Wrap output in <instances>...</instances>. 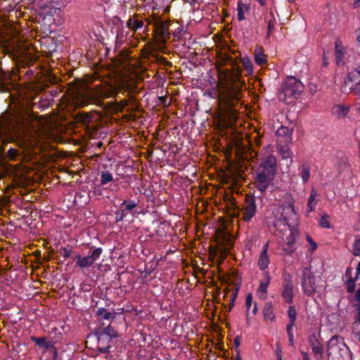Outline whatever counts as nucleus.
Instances as JSON below:
<instances>
[{
  "label": "nucleus",
  "mask_w": 360,
  "mask_h": 360,
  "mask_svg": "<svg viewBox=\"0 0 360 360\" xmlns=\"http://www.w3.org/2000/svg\"><path fill=\"white\" fill-rule=\"evenodd\" d=\"M26 120L18 117L14 120L12 115H7L0 118V140L4 147L14 143L25 151H30L34 146L33 142L20 135V131L26 130Z\"/></svg>",
  "instance_id": "obj_1"
},
{
  "label": "nucleus",
  "mask_w": 360,
  "mask_h": 360,
  "mask_svg": "<svg viewBox=\"0 0 360 360\" xmlns=\"http://www.w3.org/2000/svg\"><path fill=\"white\" fill-rule=\"evenodd\" d=\"M276 172V158L272 154L262 157L256 170L255 186L261 193H265L269 186L271 184L275 179Z\"/></svg>",
  "instance_id": "obj_2"
},
{
  "label": "nucleus",
  "mask_w": 360,
  "mask_h": 360,
  "mask_svg": "<svg viewBox=\"0 0 360 360\" xmlns=\"http://www.w3.org/2000/svg\"><path fill=\"white\" fill-rule=\"evenodd\" d=\"M34 86L33 84H30L27 89V101H26V106L23 109L22 112H19L15 116L13 117V119L15 120L18 117L24 118L26 120V130L22 131H20V135L25 136L26 138L29 139L32 142V139L30 137L27 136V134L29 131L28 125L30 123V118L33 116V108H38L40 110H44L45 109H47L51 104V101L49 98H43L41 97L39 98L34 95L32 94V91H34Z\"/></svg>",
  "instance_id": "obj_3"
},
{
  "label": "nucleus",
  "mask_w": 360,
  "mask_h": 360,
  "mask_svg": "<svg viewBox=\"0 0 360 360\" xmlns=\"http://www.w3.org/2000/svg\"><path fill=\"white\" fill-rule=\"evenodd\" d=\"M118 94V91H115L106 82L101 83L91 89L87 92L86 95L82 98V100L77 104L80 107L86 106L90 103H93L97 105H101L103 98H108L112 96L117 97Z\"/></svg>",
  "instance_id": "obj_4"
},
{
  "label": "nucleus",
  "mask_w": 360,
  "mask_h": 360,
  "mask_svg": "<svg viewBox=\"0 0 360 360\" xmlns=\"http://www.w3.org/2000/svg\"><path fill=\"white\" fill-rule=\"evenodd\" d=\"M304 89V86L300 79L292 76L288 77L281 86L278 98L289 104L297 99Z\"/></svg>",
  "instance_id": "obj_5"
},
{
  "label": "nucleus",
  "mask_w": 360,
  "mask_h": 360,
  "mask_svg": "<svg viewBox=\"0 0 360 360\" xmlns=\"http://www.w3.org/2000/svg\"><path fill=\"white\" fill-rule=\"evenodd\" d=\"M321 281V277L316 276L311 271V266L303 268L301 277V286L305 295L308 297L312 296L316 292Z\"/></svg>",
  "instance_id": "obj_6"
},
{
  "label": "nucleus",
  "mask_w": 360,
  "mask_h": 360,
  "mask_svg": "<svg viewBox=\"0 0 360 360\" xmlns=\"http://www.w3.org/2000/svg\"><path fill=\"white\" fill-rule=\"evenodd\" d=\"M240 92L241 89L236 82H228L225 84L221 93V99L227 108H232L239 101Z\"/></svg>",
  "instance_id": "obj_7"
},
{
  "label": "nucleus",
  "mask_w": 360,
  "mask_h": 360,
  "mask_svg": "<svg viewBox=\"0 0 360 360\" xmlns=\"http://www.w3.org/2000/svg\"><path fill=\"white\" fill-rule=\"evenodd\" d=\"M31 341L38 347L42 354H48L52 360L58 359V349L55 346L56 341L48 339L46 337H35L30 338Z\"/></svg>",
  "instance_id": "obj_8"
},
{
  "label": "nucleus",
  "mask_w": 360,
  "mask_h": 360,
  "mask_svg": "<svg viewBox=\"0 0 360 360\" xmlns=\"http://www.w3.org/2000/svg\"><path fill=\"white\" fill-rule=\"evenodd\" d=\"M103 252L101 248L95 249L90 255L82 257L77 253L74 255V259H76V266L80 268H86L92 266L94 263L98 259Z\"/></svg>",
  "instance_id": "obj_9"
},
{
  "label": "nucleus",
  "mask_w": 360,
  "mask_h": 360,
  "mask_svg": "<svg viewBox=\"0 0 360 360\" xmlns=\"http://www.w3.org/2000/svg\"><path fill=\"white\" fill-rule=\"evenodd\" d=\"M348 349L345 343L344 338L339 335H333L327 342L328 356L339 354L342 356L341 351Z\"/></svg>",
  "instance_id": "obj_10"
},
{
  "label": "nucleus",
  "mask_w": 360,
  "mask_h": 360,
  "mask_svg": "<svg viewBox=\"0 0 360 360\" xmlns=\"http://www.w3.org/2000/svg\"><path fill=\"white\" fill-rule=\"evenodd\" d=\"M256 200L254 196H248L245 198L243 211V219L249 221L255 216L256 212Z\"/></svg>",
  "instance_id": "obj_11"
},
{
  "label": "nucleus",
  "mask_w": 360,
  "mask_h": 360,
  "mask_svg": "<svg viewBox=\"0 0 360 360\" xmlns=\"http://www.w3.org/2000/svg\"><path fill=\"white\" fill-rule=\"evenodd\" d=\"M281 295L287 303L292 302L294 294L292 276L290 274L286 275L284 278Z\"/></svg>",
  "instance_id": "obj_12"
},
{
  "label": "nucleus",
  "mask_w": 360,
  "mask_h": 360,
  "mask_svg": "<svg viewBox=\"0 0 360 360\" xmlns=\"http://www.w3.org/2000/svg\"><path fill=\"white\" fill-rule=\"evenodd\" d=\"M308 342H309V345L311 346V348L312 349V352H313L316 360L321 359V358L323 356L324 349H323V346L319 342V340L317 339L316 335H311L309 337Z\"/></svg>",
  "instance_id": "obj_13"
},
{
  "label": "nucleus",
  "mask_w": 360,
  "mask_h": 360,
  "mask_svg": "<svg viewBox=\"0 0 360 360\" xmlns=\"http://www.w3.org/2000/svg\"><path fill=\"white\" fill-rule=\"evenodd\" d=\"M295 240L296 235L294 232L291 231L283 244V250L285 254L290 255L296 250Z\"/></svg>",
  "instance_id": "obj_14"
},
{
  "label": "nucleus",
  "mask_w": 360,
  "mask_h": 360,
  "mask_svg": "<svg viewBox=\"0 0 360 360\" xmlns=\"http://www.w3.org/2000/svg\"><path fill=\"white\" fill-rule=\"evenodd\" d=\"M310 169L311 166L309 163L307 162H303L299 167V174L302 178L303 184H306L307 182H308L310 178Z\"/></svg>",
  "instance_id": "obj_15"
},
{
  "label": "nucleus",
  "mask_w": 360,
  "mask_h": 360,
  "mask_svg": "<svg viewBox=\"0 0 360 360\" xmlns=\"http://www.w3.org/2000/svg\"><path fill=\"white\" fill-rule=\"evenodd\" d=\"M264 319L266 321H273L275 319L274 307L271 302H266L262 309Z\"/></svg>",
  "instance_id": "obj_16"
},
{
  "label": "nucleus",
  "mask_w": 360,
  "mask_h": 360,
  "mask_svg": "<svg viewBox=\"0 0 360 360\" xmlns=\"http://www.w3.org/2000/svg\"><path fill=\"white\" fill-rule=\"evenodd\" d=\"M263 275L264 280L260 281L257 292L259 293L260 297L263 295V297H265L268 286L271 281V276L268 272H264Z\"/></svg>",
  "instance_id": "obj_17"
},
{
  "label": "nucleus",
  "mask_w": 360,
  "mask_h": 360,
  "mask_svg": "<svg viewBox=\"0 0 360 360\" xmlns=\"http://www.w3.org/2000/svg\"><path fill=\"white\" fill-rule=\"evenodd\" d=\"M292 134V129L284 126L280 127L276 131L277 136L278 137H283L285 143H288L291 140Z\"/></svg>",
  "instance_id": "obj_18"
},
{
  "label": "nucleus",
  "mask_w": 360,
  "mask_h": 360,
  "mask_svg": "<svg viewBox=\"0 0 360 360\" xmlns=\"http://www.w3.org/2000/svg\"><path fill=\"white\" fill-rule=\"evenodd\" d=\"M344 55V48L341 44V42L337 40L335 43V57L338 65H340L342 61Z\"/></svg>",
  "instance_id": "obj_19"
},
{
  "label": "nucleus",
  "mask_w": 360,
  "mask_h": 360,
  "mask_svg": "<svg viewBox=\"0 0 360 360\" xmlns=\"http://www.w3.org/2000/svg\"><path fill=\"white\" fill-rule=\"evenodd\" d=\"M138 206V203L135 200H124L121 203V207L124 212L127 213H131L134 214V210Z\"/></svg>",
  "instance_id": "obj_20"
},
{
  "label": "nucleus",
  "mask_w": 360,
  "mask_h": 360,
  "mask_svg": "<svg viewBox=\"0 0 360 360\" xmlns=\"http://www.w3.org/2000/svg\"><path fill=\"white\" fill-rule=\"evenodd\" d=\"M143 20H138L134 16L129 18L127 22V27L134 31L141 29L143 27Z\"/></svg>",
  "instance_id": "obj_21"
},
{
  "label": "nucleus",
  "mask_w": 360,
  "mask_h": 360,
  "mask_svg": "<svg viewBox=\"0 0 360 360\" xmlns=\"http://www.w3.org/2000/svg\"><path fill=\"white\" fill-rule=\"evenodd\" d=\"M241 6H244L246 11H248L250 9V4H243L241 1H238L237 4V18L239 21L245 19V13Z\"/></svg>",
  "instance_id": "obj_22"
},
{
  "label": "nucleus",
  "mask_w": 360,
  "mask_h": 360,
  "mask_svg": "<svg viewBox=\"0 0 360 360\" xmlns=\"http://www.w3.org/2000/svg\"><path fill=\"white\" fill-rule=\"evenodd\" d=\"M98 341V345H110V342L113 338L108 337V335L103 334L101 331L96 330L94 332Z\"/></svg>",
  "instance_id": "obj_23"
},
{
  "label": "nucleus",
  "mask_w": 360,
  "mask_h": 360,
  "mask_svg": "<svg viewBox=\"0 0 360 360\" xmlns=\"http://www.w3.org/2000/svg\"><path fill=\"white\" fill-rule=\"evenodd\" d=\"M269 262L270 260L267 254H264V252H261L257 262V266L259 269L262 271L265 270L266 269L268 268Z\"/></svg>",
  "instance_id": "obj_24"
},
{
  "label": "nucleus",
  "mask_w": 360,
  "mask_h": 360,
  "mask_svg": "<svg viewBox=\"0 0 360 360\" xmlns=\"http://www.w3.org/2000/svg\"><path fill=\"white\" fill-rule=\"evenodd\" d=\"M317 196V192L314 189L311 190V195L308 198L307 205V212H311L314 210L316 201L315 198Z\"/></svg>",
  "instance_id": "obj_25"
},
{
  "label": "nucleus",
  "mask_w": 360,
  "mask_h": 360,
  "mask_svg": "<svg viewBox=\"0 0 360 360\" xmlns=\"http://www.w3.org/2000/svg\"><path fill=\"white\" fill-rule=\"evenodd\" d=\"M255 61L259 65L266 63V56L262 52L261 48L256 49L255 51Z\"/></svg>",
  "instance_id": "obj_26"
},
{
  "label": "nucleus",
  "mask_w": 360,
  "mask_h": 360,
  "mask_svg": "<svg viewBox=\"0 0 360 360\" xmlns=\"http://www.w3.org/2000/svg\"><path fill=\"white\" fill-rule=\"evenodd\" d=\"M98 330L103 333V334L108 335V337H111L112 338H115L118 336V333L116 330H115L110 325H108L104 328H98Z\"/></svg>",
  "instance_id": "obj_27"
},
{
  "label": "nucleus",
  "mask_w": 360,
  "mask_h": 360,
  "mask_svg": "<svg viewBox=\"0 0 360 360\" xmlns=\"http://www.w3.org/2000/svg\"><path fill=\"white\" fill-rule=\"evenodd\" d=\"M157 30L162 37H166L169 34V26L166 22L160 21L156 25Z\"/></svg>",
  "instance_id": "obj_28"
},
{
  "label": "nucleus",
  "mask_w": 360,
  "mask_h": 360,
  "mask_svg": "<svg viewBox=\"0 0 360 360\" xmlns=\"http://www.w3.org/2000/svg\"><path fill=\"white\" fill-rule=\"evenodd\" d=\"M20 155V152L18 149L12 147H11L6 153V158L11 161L18 160Z\"/></svg>",
  "instance_id": "obj_29"
},
{
  "label": "nucleus",
  "mask_w": 360,
  "mask_h": 360,
  "mask_svg": "<svg viewBox=\"0 0 360 360\" xmlns=\"http://www.w3.org/2000/svg\"><path fill=\"white\" fill-rule=\"evenodd\" d=\"M240 63L248 74L252 73L253 65L251 60L248 57H243L240 59Z\"/></svg>",
  "instance_id": "obj_30"
},
{
  "label": "nucleus",
  "mask_w": 360,
  "mask_h": 360,
  "mask_svg": "<svg viewBox=\"0 0 360 360\" xmlns=\"http://www.w3.org/2000/svg\"><path fill=\"white\" fill-rule=\"evenodd\" d=\"M113 180L112 174L108 171H103L101 173V184L102 185L107 184Z\"/></svg>",
  "instance_id": "obj_31"
},
{
  "label": "nucleus",
  "mask_w": 360,
  "mask_h": 360,
  "mask_svg": "<svg viewBox=\"0 0 360 360\" xmlns=\"http://www.w3.org/2000/svg\"><path fill=\"white\" fill-rule=\"evenodd\" d=\"M270 16L271 17V19H269L267 21V37H269L272 33V32L275 29V24H276V19L274 18V15L272 12L269 13Z\"/></svg>",
  "instance_id": "obj_32"
},
{
  "label": "nucleus",
  "mask_w": 360,
  "mask_h": 360,
  "mask_svg": "<svg viewBox=\"0 0 360 360\" xmlns=\"http://www.w3.org/2000/svg\"><path fill=\"white\" fill-rule=\"evenodd\" d=\"M96 315L98 316H101L103 319L109 320L110 319H114L115 316L110 313L106 311L105 308H99L96 311Z\"/></svg>",
  "instance_id": "obj_33"
},
{
  "label": "nucleus",
  "mask_w": 360,
  "mask_h": 360,
  "mask_svg": "<svg viewBox=\"0 0 360 360\" xmlns=\"http://www.w3.org/2000/svg\"><path fill=\"white\" fill-rule=\"evenodd\" d=\"M358 279L357 276L354 278H349L346 283L347 291L349 293L354 292L356 287V281Z\"/></svg>",
  "instance_id": "obj_34"
},
{
  "label": "nucleus",
  "mask_w": 360,
  "mask_h": 360,
  "mask_svg": "<svg viewBox=\"0 0 360 360\" xmlns=\"http://www.w3.org/2000/svg\"><path fill=\"white\" fill-rule=\"evenodd\" d=\"M335 112L339 117H345L349 112V109L347 107L338 105L335 108Z\"/></svg>",
  "instance_id": "obj_35"
},
{
  "label": "nucleus",
  "mask_w": 360,
  "mask_h": 360,
  "mask_svg": "<svg viewBox=\"0 0 360 360\" xmlns=\"http://www.w3.org/2000/svg\"><path fill=\"white\" fill-rule=\"evenodd\" d=\"M59 253L65 258H68V257H73L74 258V255L75 254H74V252H72V249L71 248H61V249L59 251Z\"/></svg>",
  "instance_id": "obj_36"
},
{
  "label": "nucleus",
  "mask_w": 360,
  "mask_h": 360,
  "mask_svg": "<svg viewBox=\"0 0 360 360\" xmlns=\"http://www.w3.org/2000/svg\"><path fill=\"white\" fill-rule=\"evenodd\" d=\"M329 216L327 214H324L320 219L319 224L323 228L330 229V224L328 221Z\"/></svg>",
  "instance_id": "obj_37"
},
{
  "label": "nucleus",
  "mask_w": 360,
  "mask_h": 360,
  "mask_svg": "<svg viewBox=\"0 0 360 360\" xmlns=\"http://www.w3.org/2000/svg\"><path fill=\"white\" fill-rule=\"evenodd\" d=\"M285 202L288 205V208L290 209L292 212L295 213V200L290 194L285 197Z\"/></svg>",
  "instance_id": "obj_38"
},
{
  "label": "nucleus",
  "mask_w": 360,
  "mask_h": 360,
  "mask_svg": "<svg viewBox=\"0 0 360 360\" xmlns=\"http://www.w3.org/2000/svg\"><path fill=\"white\" fill-rule=\"evenodd\" d=\"M288 316L289 318V321H290L291 322L296 321L297 311H296V309L294 306L289 307L288 310Z\"/></svg>",
  "instance_id": "obj_39"
},
{
  "label": "nucleus",
  "mask_w": 360,
  "mask_h": 360,
  "mask_svg": "<svg viewBox=\"0 0 360 360\" xmlns=\"http://www.w3.org/2000/svg\"><path fill=\"white\" fill-rule=\"evenodd\" d=\"M352 331L356 338L360 341V320L355 321L352 326Z\"/></svg>",
  "instance_id": "obj_40"
},
{
  "label": "nucleus",
  "mask_w": 360,
  "mask_h": 360,
  "mask_svg": "<svg viewBox=\"0 0 360 360\" xmlns=\"http://www.w3.org/2000/svg\"><path fill=\"white\" fill-rule=\"evenodd\" d=\"M279 153L283 159L290 158L292 155V153L289 150L288 148L285 146L280 148Z\"/></svg>",
  "instance_id": "obj_41"
},
{
  "label": "nucleus",
  "mask_w": 360,
  "mask_h": 360,
  "mask_svg": "<svg viewBox=\"0 0 360 360\" xmlns=\"http://www.w3.org/2000/svg\"><path fill=\"white\" fill-rule=\"evenodd\" d=\"M127 213L122 209L115 212V221L117 222L122 221L126 217Z\"/></svg>",
  "instance_id": "obj_42"
},
{
  "label": "nucleus",
  "mask_w": 360,
  "mask_h": 360,
  "mask_svg": "<svg viewBox=\"0 0 360 360\" xmlns=\"http://www.w3.org/2000/svg\"><path fill=\"white\" fill-rule=\"evenodd\" d=\"M353 254L360 256V239H356L353 245Z\"/></svg>",
  "instance_id": "obj_43"
},
{
  "label": "nucleus",
  "mask_w": 360,
  "mask_h": 360,
  "mask_svg": "<svg viewBox=\"0 0 360 360\" xmlns=\"http://www.w3.org/2000/svg\"><path fill=\"white\" fill-rule=\"evenodd\" d=\"M238 288H236V290L232 292V294L231 295V297H230V304H229V310L228 311H231L232 308L234 306V302L236 299V297H237V295H238Z\"/></svg>",
  "instance_id": "obj_44"
},
{
  "label": "nucleus",
  "mask_w": 360,
  "mask_h": 360,
  "mask_svg": "<svg viewBox=\"0 0 360 360\" xmlns=\"http://www.w3.org/2000/svg\"><path fill=\"white\" fill-rule=\"evenodd\" d=\"M307 240L310 245L309 251L311 252V253L314 252L317 248L316 243L312 240L311 237L309 235L307 236Z\"/></svg>",
  "instance_id": "obj_45"
},
{
  "label": "nucleus",
  "mask_w": 360,
  "mask_h": 360,
  "mask_svg": "<svg viewBox=\"0 0 360 360\" xmlns=\"http://www.w3.org/2000/svg\"><path fill=\"white\" fill-rule=\"evenodd\" d=\"M110 347V345H98V351L101 354H107Z\"/></svg>",
  "instance_id": "obj_46"
},
{
  "label": "nucleus",
  "mask_w": 360,
  "mask_h": 360,
  "mask_svg": "<svg viewBox=\"0 0 360 360\" xmlns=\"http://www.w3.org/2000/svg\"><path fill=\"white\" fill-rule=\"evenodd\" d=\"M252 295L251 294H248L246 297V302H245V304H246V309H247V316H248V311L251 307V305H252Z\"/></svg>",
  "instance_id": "obj_47"
},
{
  "label": "nucleus",
  "mask_w": 360,
  "mask_h": 360,
  "mask_svg": "<svg viewBox=\"0 0 360 360\" xmlns=\"http://www.w3.org/2000/svg\"><path fill=\"white\" fill-rule=\"evenodd\" d=\"M295 321L291 322L289 321V323L287 325L286 330L288 334H292V328L294 326Z\"/></svg>",
  "instance_id": "obj_48"
},
{
  "label": "nucleus",
  "mask_w": 360,
  "mask_h": 360,
  "mask_svg": "<svg viewBox=\"0 0 360 360\" xmlns=\"http://www.w3.org/2000/svg\"><path fill=\"white\" fill-rule=\"evenodd\" d=\"M129 98L127 99L129 101V103H135L136 102V98L135 96L131 94V92H129L128 94Z\"/></svg>",
  "instance_id": "obj_49"
},
{
  "label": "nucleus",
  "mask_w": 360,
  "mask_h": 360,
  "mask_svg": "<svg viewBox=\"0 0 360 360\" xmlns=\"http://www.w3.org/2000/svg\"><path fill=\"white\" fill-rule=\"evenodd\" d=\"M240 337L238 335L234 338V345L236 347H238L240 345Z\"/></svg>",
  "instance_id": "obj_50"
},
{
  "label": "nucleus",
  "mask_w": 360,
  "mask_h": 360,
  "mask_svg": "<svg viewBox=\"0 0 360 360\" xmlns=\"http://www.w3.org/2000/svg\"><path fill=\"white\" fill-rule=\"evenodd\" d=\"M82 121L84 123H87L90 121V116L89 115H84L83 117L82 118Z\"/></svg>",
  "instance_id": "obj_51"
},
{
  "label": "nucleus",
  "mask_w": 360,
  "mask_h": 360,
  "mask_svg": "<svg viewBox=\"0 0 360 360\" xmlns=\"http://www.w3.org/2000/svg\"><path fill=\"white\" fill-rule=\"evenodd\" d=\"M301 354L302 356L303 360H310L307 352L302 351Z\"/></svg>",
  "instance_id": "obj_52"
},
{
  "label": "nucleus",
  "mask_w": 360,
  "mask_h": 360,
  "mask_svg": "<svg viewBox=\"0 0 360 360\" xmlns=\"http://www.w3.org/2000/svg\"><path fill=\"white\" fill-rule=\"evenodd\" d=\"M290 345L293 346L294 340H293V334H288Z\"/></svg>",
  "instance_id": "obj_53"
},
{
  "label": "nucleus",
  "mask_w": 360,
  "mask_h": 360,
  "mask_svg": "<svg viewBox=\"0 0 360 360\" xmlns=\"http://www.w3.org/2000/svg\"><path fill=\"white\" fill-rule=\"evenodd\" d=\"M268 248H269V243H266V244H264L263 245L262 250L261 252H264V254H267Z\"/></svg>",
  "instance_id": "obj_54"
},
{
  "label": "nucleus",
  "mask_w": 360,
  "mask_h": 360,
  "mask_svg": "<svg viewBox=\"0 0 360 360\" xmlns=\"http://www.w3.org/2000/svg\"><path fill=\"white\" fill-rule=\"evenodd\" d=\"M161 60L164 65H167V66H172V63L167 60L165 58H162Z\"/></svg>",
  "instance_id": "obj_55"
},
{
  "label": "nucleus",
  "mask_w": 360,
  "mask_h": 360,
  "mask_svg": "<svg viewBox=\"0 0 360 360\" xmlns=\"http://www.w3.org/2000/svg\"><path fill=\"white\" fill-rule=\"evenodd\" d=\"M356 300L360 303V288L356 292Z\"/></svg>",
  "instance_id": "obj_56"
},
{
  "label": "nucleus",
  "mask_w": 360,
  "mask_h": 360,
  "mask_svg": "<svg viewBox=\"0 0 360 360\" xmlns=\"http://www.w3.org/2000/svg\"><path fill=\"white\" fill-rule=\"evenodd\" d=\"M122 106H127L129 103V101L127 99H124L120 101Z\"/></svg>",
  "instance_id": "obj_57"
},
{
  "label": "nucleus",
  "mask_w": 360,
  "mask_h": 360,
  "mask_svg": "<svg viewBox=\"0 0 360 360\" xmlns=\"http://www.w3.org/2000/svg\"><path fill=\"white\" fill-rule=\"evenodd\" d=\"M328 62L327 60V58L325 56H323V65L326 67V66L328 65Z\"/></svg>",
  "instance_id": "obj_58"
},
{
  "label": "nucleus",
  "mask_w": 360,
  "mask_h": 360,
  "mask_svg": "<svg viewBox=\"0 0 360 360\" xmlns=\"http://www.w3.org/2000/svg\"><path fill=\"white\" fill-rule=\"evenodd\" d=\"M360 276V262L356 266V276Z\"/></svg>",
  "instance_id": "obj_59"
},
{
  "label": "nucleus",
  "mask_w": 360,
  "mask_h": 360,
  "mask_svg": "<svg viewBox=\"0 0 360 360\" xmlns=\"http://www.w3.org/2000/svg\"><path fill=\"white\" fill-rule=\"evenodd\" d=\"M260 6H264L266 4V0H257Z\"/></svg>",
  "instance_id": "obj_60"
},
{
  "label": "nucleus",
  "mask_w": 360,
  "mask_h": 360,
  "mask_svg": "<svg viewBox=\"0 0 360 360\" xmlns=\"http://www.w3.org/2000/svg\"><path fill=\"white\" fill-rule=\"evenodd\" d=\"M257 304L255 303L254 308L252 309V314L255 315L257 314Z\"/></svg>",
  "instance_id": "obj_61"
},
{
  "label": "nucleus",
  "mask_w": 360,
  "mask_h": 360,
  "mask_svg": "<svg viewBox=\"0 0 360 360\" xmlns=\"http://www.w3.org/2000/svg\"><path fill=\"white\" fill-rule=\"evenodd\" d=\"M26 74L28 75H31V76H34V72L33 70H27L26 72Z\"/></svg>",
  "instance_id": "obj_62"
},
{
  "label": "nucleus",
  "mask_w": 360,
  "mask_h": 360,
  "mask_svg": "<svg viewBox=\"0 0 360 360\" xmlns=\"http://www.w3.org/2000/svg\"><path fill=\"white\" fill-rule=\"evenodd\" d=\"M236 360H241V357L240 356L239 352H237Z\"/></svg>",
  "instance_id": "obj_63"
},
{
  "label": "nucleus",
  "mask_w": 360,
  "mask_h": 360,
  "mask_svg": "<svg viewBox=\"0 0 360 360\" xmlns=\"http://www.w3.org/2000/svg\"><path fill=\"white\" fill-rule=\"evenodd\" d=\"M359 2L360 1H356V0H354V8H357L359 5Z\"/></svg>",
  "instance_id": "obj_64"
}]
</instances>
